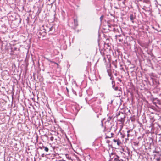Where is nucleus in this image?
Wrapping results in <instances>:
<instances>
[{"label": "nucleus", "mask_w": 161, "mask_h": 161, "mask_svg": "<svg viewBox=\"0 0 161 161\" xmlns=\"http://www.w3.org/2000/svg\"><path fill=\"white\" fill-rule=\"evenodd\" d=\"M127 138H125V141L127 140H132V139L131 137L133 135L134 132L132 130H129L127 131Z\"/></svg>", "instance_id": "1"}, {"label": "nucleus", "mask_w": 161, "mask_h": 161, "mask_svg": "<svg viewBox=\"0 0 161 161\" xmlns=\"http://www.w3.org/2000/svg\"><path fill=\"white\" fill-rule=\"evenodd\" d=\"M121 116L119 117L118 119V121L120 122L121 123H123L124 122V119L125 118V114L123 112H122L121 115Z\"/></svg>", "instance_id": "2"}, {"label": "nucleus", "mask_w": 161, "mask_h": 161, "mask_svg": "<svg viewBox=\"0 0 161 161\" xmlns=\"http://www.w3.org/2000/svg\"><path fill=\"white\" fill-rule=\"evenodd\" d=\"M153 103L156 106L158 107V105L161 104V101L158 99L157 98H155L153 100Z\"/></svg>", "instance_id": "3"}, {"label": "nucleus", "mask_w": 161, "mask_h": 161, "mask_svg": "<svg viewBox=\"0 0 161 161\" xmlns=\"http://www.w3.org/2000/svg\"><path fill=\"white\" fill-rule=\"evenodd\" d=\"M93 101H95V104H92V107L95 108L96 107V104H98V102H97L95 101L94 99H92L89 102V103H92V102H93Z\"/></svg>", "instance_id": "4"}, {"label": "nucleus", "mask_w": 161, "mask_h": 161, "mask_svg": "<svg viewBox=\"0 0 161 161\" xmlns=\"http://www.w3.org/2000/svg\"><path fill=\"white\" fill-rule=\"evenodd\" d=\"M117 142V144L118 146H120L122 147V150L123 151H124V148L123 147H125V146L123 145V143H122L121 142Z\"/></svg>", "instance_id": "5"}, {"label": "nucleus", "mask_w": 161, "mask_h": 161, "mask_svg": "<svg viewBox=\"0 0 161 161\" xmlns=\"http://www.w3.org/2000/svg\"><path fill=\"white\" fill-rule=\"evenodd\" d=\"M74 26H75V28H76V27L78 25L77 19H74Z\"/></svg>", "instance_id": "6"}, {"label": "nucleus", "mask_w": 161, "mask_h": 161, "mask_svg": "<svg viewBox=\"0 0 161 161\" xmlns=\"http://www.w3.org/2000/svg\"><path fill=\"white\" fill-rule=\"evenodd\" d=\"M135 18V16L132 14H131L130 15V19L132 23H134V20Z\"/></svg>", "instance_id": "7"}, {"label": "nucleus", "mask_w": 161, "mask_h": 161, "mask_svg": "<svg viewBox=\"0 0 161 161\" xmlns=\"http://www.w3.org/2000/svg\"><path fill=\"white\" fill-rule=\"evenodd\" d=\"M118 91V94L115 96L117 97H119L122 94V91Z\"/></svg>", "instance_id": "8"}, {"label": "nucleus", "mask_w": 161, "mask_h": 161, "mask_svg": "<svg viewBox=\"0 0 161 161\" xmlns=\"http://www.w3.org/2000/svg\"><path fill=\"white\" fill-rule=\"evenodd\" d=\"M112 88L114 89L115 91H117L118 90V86H115V84L112 85Z\"/></svg>", "instance_id": "9"}, {"label": "nucleus", "mask_w": 161, "mask_h": 161, "mask_svg": "<svg viewBox=\"0 0 161 161\" xmlns=\"http://www.w3.org/2000/svg\"><path fill=\"white\" fill-rule=\"evenodd\" d=\"M38 34L40 36H44L46 35V32H39Z\"/></svg>", "instance_id": "10"}, {"label": "nucleus", "mask_w": 161, "mask_h": 161, "mask_svg": "<svg viewBox=\"0 0 161 161\" xmlns=\"http://www.w3.org/2000/svg\"><path fill=\"white\" fill-rule=\"evenodd\" d=\"M122 112H120V111L118 112H117L116 114V116L117 117V118H119V116L121 115V113Z\"/></svg>", "instance_id": "11"}, {"label": "nucleus", "mask_w": 161, "mask_h": 161, "mask_svg": "<svg viewBox=\"0 0 161 161\" xmlns=\"http://www.w3.org/2000/svg\"><path fill=\"white\" fill-rule=\"evenodd\" d=\"M119 157H118V156H116V157L114 158V159L113 161H120V160H119Z\"/></svg>", "instance_id": "12"}, {"label": "nucleus", "mask_w": 161, "mask_h": 161, "mask_svg": "<svg viewBox=\"0 0 161 161\" xmlns=\"http://www.w3.org/2000/svg\"><path fill=\"white\" fill-rule=\"evenodd\" d=\"M43 148H44V150L46 152H48L49 151L48 148L47 147H44V146L43 147Z\"/></svg>", "instance_id": "13"}, {"label": "nucleus", "mask_w": 161, "mask_h": 161, "mask_svg": "<svg viewBox=\"0 0 161 161\" xmlns=\"http://www.w3.org/2000/svg\"><path fill=\"white\" fill-rule=\"evenodd\" d=\"M120 135H121V136L122 138H124L125 136V135L124 134H123L121 132L120 133Z\"/></svg>", "instance_id": "14"}, {"label": "nucleus", "mask_w": 161, "mask_h": 161, "mask_svg": "<svg viewBox=\"0 0 161 161\" xmlns=\"http://www.w3.org/2000/svg\"><path fill=\"white\" fill-rule=\"evenodd\" d=\"M112 118V117H109L107 119V121L108 122H109L110 121V120Z\"/></svg>", "instance_id": "15"}, {"label": "nucleus", "mask_w": 161, "mask_h": 161, "mask_svg": "<svg viewBox=\"0 0 161 161\" xmlns=\"http://www.w3.org/2000/svg\"><path fill=\"white\" fill-rule=\"evenodd\" d=\"M143 2L147 3H148L149 2V0H144Z\"/></svg>", "instance_id": "16"}, {"label": "nucleus", "mask_w": 161, "mask_h": 161, "mask_svg": "<svg viewBox=\"0 0 161 161\" xmlns=\"http://www.w3.org/2000/svg\"><path fill=\"white\" fill-rule=\"evenodd\" d=\"M103 17H104V16H103V15H102V16L100 17V21H102V19H103Z\"/></svg>", "instance_id": "17"}, {"label": "nucleus", "mask_w": 161, "mask_h": 161, "mask_svg": "<svg viewBox=\"0 0 161 161\" xmlns=\"http://www.w3.org/2000/svg\"><path fill=\"white\" fill-rule=\"evenodd\" d=\"M116 80H118V81H120V82H121V79H120V78H116Z\"/></svg>", "instance_id": "18"}, {"label": "nucleus", "mask_w": 161, "mask_h": 161, "mask_svg": "<svg viewBox=\"0 0 161 161\" xmlns=\"http://www.w3.org/2000/svg\"><path fill=\"white\" fill-rule=\"evenodd\" d=\"M72 92H73V94L76 95V92L73 89H72Z\"/></svg>", "instance_id": "19"}, {"label": "nucleus", "mask_w": 161, "mask_h": 161, "mask_svg": "<svg viewBox=\"0 0 161 161\" xmlns=\"http://www.w3.org/2000/svg\"><path fill=\"white\" fill-rule=\"evenodd\" d=\"M114 84H115V81H114V80H112V85H114Z\"/></svg>", "instance_id": "20"}, {"label": "nucleus", "mask_w": 161, "mask_h": 161, "mask_svg": "<svg viewBox=\"0 0 161 161\" xmlns=\"http://www.w3.org/2000/svg\"><path fill=\"white\" fill-rule=\"evenodd\" d=\"M117 91H122V88H121L120 87V88H119L118 87V90H117Z\"/></svg>", "instance_id": "21"}, {"label": "nucleus", "mask_w": 161, "mask_h": 161, "mask_svg": "<svg viewBox=\"0 0 161 161\" xmlns=\"http://www.w3.org/2000/svg\"><path fill=\"white\" fill-rule=\"evenodd\" d=\"M108 74L109 76H111V74L108 72Z\"/></svg>", "instance_id": "22"}, {"label": "nucleus", "mask_w": 161, "mask_h": 161, "mask_svg": "<svg viewBox=\"0 0 161 161\" xmlns=\"http://www.w3.org/2000/svg\"><path fill=\"white\" fill-rule=\"evenodd\" d=\"M46 59L48 61H50V62H52V61H51L48 58H46Z\"/></svg>", "instance_id": "23"}, {"label": "nucleus", "mask_w": 161, "mask_h": 161, "mask_svg": "<svg viewBox=\"0 0 161 161\" xmlns=\"http://www.w3.org/2000/svg\"><path fill=\"white\" fill-rule=\"evenodd\" d=\"M53 27H51V28H49V31H51L53 29Z\"/></svg>", "instance_id": "24"}, {"label": "nucleus", "mask_w": 161, "mask_h": 161, "mask_svg": "<svg viewBox=\"0 0 161 161\" xmlns=\"http://www.w3.org/2000/svg\"><path fill=\"white\" fill-rule=\"evenodd\" d=\"M42 157H44L45 156V154L44 153L42 154L41 155Z\"/></svg>", "instance_id": "25"}, {"label": "nucleus", "mask_w": 161, "mask_h": 161, "mask_svg": "<svg viewBox=\"0 0 161 161\" xmlns=\"http://www.w3.org/2000/svg\"><path fill=\"white\" fill-rule=\"evenodd\" d=\"M110 79L111 80H113V77H112L111 76H110Z\"/></svg>", "instance_id": "26"}, {"label": "nucleus", "mask_w": 161, "mask_h": 161, "mask_svg": "<svg viewBox=\"0 0 161 161\" xmlns=\"http://www.w3.org/2000/svg\"><path fill=\"white\" fill-rule=\"evenodd\" d=\"M66 90H67V92H68L69 91L68 88L67 87L66 88Z\"/></svg>", "instance_id": "27"}, {"label": "nucleus", "mask_w": 161, "mask_h": 161, "mask_svg": "<svg viewBox=\"0 0 161 161\" xmlns=\"http://www.w3.org/2000/svg\"><path fill=\"white\" fill-rule=\"evenodd\" d=\"M113 141H118L117 140H115V139H114L113 140Z\"/></svg>", "instance_id": "28"}, {"label": "nucleus", "mask_w": 161, "mask_h": 161, "mask_svg": "<svg viewBox=\"0 0 161 161\" xmlns=\"http://www.w3.org/2000/svg\"><path fill=\"white\" fill-rule=\"evenodd\" d=\"M113 102V101H111L110 103L112 104Z\"/></svg>", "instance_id": "29"}, {"label": "nucleus", "mask_w": 161, "mask_h": 161, "mask_svg": "<svg viewBox=\"0 0 161 161\" xmlns=\"http://www.w3.org/2000/svg\"><path fill=\"white\" fill-rule=\"evenodd\" d=\"M51 140H53V139H52V137H51Z\"/></svg>", "instance_id": "30"}, {"label": "nucleus", "mask_w": 161, "mask_h": 161, "mask_svg": "<svg viewBox=\"0 0 161 161\" xmlns=\"http://www.w3.org/2000/svg\"><path fill=\"white\" fill-rule=\"evenodd\" d=\"M21 19H20V22H21Z\"/></svg>", "instance_id": "31"}, {"label": "nucleus", "mask_w": 161, "mask_h": 161, "mask_svg": "<svg viewBox=\"0 0 161 161\" xmlns=\"http://www.w3.org/2000/svg\"><path fill=\"white\" fill-rule=\"evenodd\" d=\"M108 142V143L109 142Z\"/></svg>", "instance_id": "32"}, {"label": "nucleus", "mask_w": 161, "mask_h": 161, "mask_svg": "<svg viewBox=\"0 0 161 161\" xmlns=\"http://www.w3.org/2000/svg\"><path fill=\"white\" fill-rule=\"evenodd\" d=\"M124 144H125V142H124Z\"/></svg>", "instance_id": "33"}]
</instances>
